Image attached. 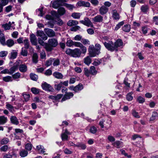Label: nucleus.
I'll return each instance as SVG.
<instances>
[{"label":"nucleus","mask_w":158,"mask_h":158,"mask_svg":"<svg viewBox=\"0 0 158 158\" xmlns=\"http://www.w3.org/2000/svg\"><path fill=\"white\" fill-rule=\"evenodd\" d=\"M101 48V45L98 44H96L95 45V48L93 45H90L88 48L90 56L94 57L98 55L100 53Z\"/></svg>","instance_id":"obj_1"},{"label":"nucleus","mask_w":158,"mask_h":158,"mask_svg":"<svg viewBox=\"0 0 158 158\" xmlns=\"http://www.w3.org/2000/svg\"><path fill=\"white\" fill-rule=\"evenodd\" d=\"M66 44L67 46L69 47H71L74 45L76 47L80 48L82 51L83 54H84L86 52L87 49L86 47L80 42H74L71 40H69L67 41Z\"/></svg>","instance_id":"obj_2"},{"label":"nucleus","mask_w":158,"mask_h":158,"mask_svg":"<svg viewBox=\"0 0 158 158\" xmlns=\"http://www.w3.org/2000/svg\"><path fill=\"white\" fill-rule=\"evenodd\" d=\"M105 47L109 51L113 52L116 51L114 44L112 41H110L109 43L105 42L103 43Z\"/></svg>","instance_id":"obj_3"},{"label":"nucleus","mask_w":158,"mask_h":158,"mask_svg":"<svg viewBox=\"0 0 158 158\" xmlns=\"http://www.w3.org/2000/svg\"><path fill=\"white\" fill-rule=\"evenodd\" d=\"M41 86L44 90L52 92L54 90L53 88L49 84L45 82L42 84Z\"/></svg>","instance_id":"obj_4"},{"label":"nucleus","mask_w":158,"mask_h":158,"mask_svg":"<svg viewBox=\"0 0 158 158\" xmlns=\"http://www.w3.org/2000/svg\"><path fill=\"white\" fill-rule=\"evenodd\" d=\"M71 135V133L66 129L65 131L63 132L61 135V139L63 141H67L69 139L68 135Z\"/></svg>","instance_id":"obj_5"},{"label":"nucleus","mask_w":158,"mask_h":158,"mask_svg":"<svg viewBox=\"0 0 158 158\" xmlns=\"http://www.w3.org/2000/svg\"><path fill=\"white\" fill-rule=\"evenodd\" d=\"M81 53H82V50L81 51L79 48H76L73 50L72 56L74 57H79Z\"/></svg>","instance_id":"obj_6"},{"label":"nucleus","mask_w":158,"mask_h":158,"mask_svg":"<svg viewBox=\"0 0 158 158\" xmlns=\"http://www.w3.org/2000/svg\"><path fill=\"white\" fill-rule=\"evenodd\" d=\"M73 94L72 92H65L64 97L62 98L61 102L65 101L66 100L70 99L71 98L73 97Z\"/></svg>","instance_id":"obj_7"},{"label":"nucleus","mask_w":158,"mask_h":158,"mask_svg":"<svg viewBox=\"0 0 158 158\" xmlns=\"http://www.w3.org/2000/svg\"><path fill=\"white\" fill-rule=\"evenodd\" d=\"M19 64V62L16 61L14 64V66L10 69L9 74H12L16 70L18 69Z\"/></svg>","instance_id":"obj_8"},{"label":"nucleus","mask_w":158,"mask_h":158,"mask_svg":"<svg viewBox=\"0 0 158 158\" xmlns=\"http://www.w3.org/2000/svg\"><path fill=\"white\" fill-rule=\"evenodd\" d=\"M80 22L87 26H92L93 24L90 20L88 18H85L84 20L80 21Z\"/></svg>","instance_id":"obj_9"},{"label":"nucleus","mask_w":158,"mask_h":158,"mask_svg":"<svg viewBox=\"0 0 158 158\" xmlns=\"http://www.w3.org/2000/svg\"><path fill=\"white\" fill-rule=\"evenodd\" d=\"M109 10L108 7L102 6L99 9V13L102 15H104L106 14Z\"/></svg>","instance_id":"obj_10"},{"label":"nucleus","mask_w":158,"mask_h":158,"mask_svg":"<svg viewBox=\"0 0 158 158\" xmlns=\"http://www.w3.org/2000/svg\"><path fill=\"white\" fill-rule=\"evenodd\" d=\"M15 132L14 133V134L15 136V138L17 139H20V137L18 135L23 134V130L19 128H16L15 129Z\"/></svg>","instance_id":"obj_11"},{"label":"nucleus","mask_w":158,"mask_h":158,"mask_svg":"<svg viewBox=\"0 0 158 158\" xmlns=\"http://www.w3.org/2000/svg\"><path fill=\"white\" fill-rule=\"evenodd\" d=\"M37 35L40 37L43 40H47L48 37L46 35L42 30H38L37 31Z\"/></svg>","instance_id":"obj_12"},{"label":"nucleus","mask_w":158,"mask_h":158,"mask_svg":"<svg viewBox=\"0 0 158 158\" xmlns=\"http://www.w3.org/2000/svg\"><path fill=\"white\" fill-rule=\"evenodd\" d=\"M92 21L96 23H101L103 21V17L100 15H97L92 19Z\"/></svg>","instance_id":"obj_13"},{"label":"nucleus","mask_w":158,"mask_h":158,"mask_svg":"<svg viewBox=\"0 0 158 158\" xmlns=\"http://www.w3.org/2000/svg\"><path fill=\"white\" fill-rule=\"evenodd\" d=\"M77 5L80 6H84L89 7L90 6V3L88 2L80 1L77 2Z\"/></svg>","instance_id":"obj_14"},{"label":"nucleus","mask_w":158,"mask_h":158,"mask_svg":"<svg viewBox=\"0 0 158 158\" xmlns=\"http://www.w3.org/2000/svg\"><path fill=\"white\" fill-rule=\"evenodd\" d=\"M48 43L53 47H56L58 44L57 40L55 39H49L48 40Z\"/></svg>","instance_id":"obj_15"},{"label":"nucleus","mask_w":158,"mask_h":158,"mask_svg":"<svg viewBox=\"0 0 158 158\" xmlns=\"http://www.w3.org/2000/svg\"><path fill=\"white\" fill-rule=\"evenodd\" d=\"M114 44L115 48L116 51H117L118 50V48L123 45V43L121 40L119 39L117 40Z\"/></svg>","instance_id":"obj_16"},{"label":"nucleus","mask_w":158,"mask_h":158,"mask_svg":"<svg viewBox=\"0 0 158 158\" xmlns=\"http://www.w3.org/2000/svg\"><path fill=\"white\" fill-rule=\"evenodd\" d=\"M112 17L113 19L115 20H118L119 19V15L117 12V10H114L111 11Z\"/></svg>","instance_id":"obj_17"},{"label":"nucleus","mask_w":158,"mask_h":158,"mask_svg":"<svg viewBox=\"0 0 158 158\" xmlns=\"http://www.w3.org/2000/svg\"><path fill=\"white\" fill-rule=\"evenodd\" d=\"M158 118V112L156 111H154L152 112L151 117L150 118V121H153Z\"/></svg>","instance_id":"obj_18"},{"label":"nucleus","mask_w":158,"mask_h":158,"mask_svg":"<svg viewBox=\"0 0 158 158\" xmlns=\"http://www.w3.org/2000/svg\"><path fill=\"white\" fill-rule=\"evenodd\" d=\"M63 94H58L57 95L53 96L50 95L48 98L53 100L55 101H57L60 99L62 97Z\"/></svg>","instance_id":"obj_19"},{"label":"nucleus","mask_w":158,"mask_h":158,"mask_svg":"<svg viewBox=\"0 0 158 158\" xmlns=\"http://www.w3.org/2000/svg\"><path fill=\"white\" fill-rule=\"evenodd\" d=\"M30 39L32 44L34 45H36L37 42V39L34 34H32L31 35Z\"/></svg>","instance_id":"obj_20"},{"label":"nucleus","mask_w":158,"mask_h":158,"mask_svg":"<svg viewBox=\"0 0 158 158\" xmlns=\"http://www.w3.org/2000/svg\"><path fill=\"white\" fill-rule=\"evenodd\" d=\"M19 71L22 73H25L27 70V66L25 64H21L19 65Z\"/></svg>","instance_id":"obj_21"},{"label":"nucleus","mask_w":158,"mask_h":158,"mask_svg":"<svg viewBox=\"0 0 158 158\" xmlns=\"http://www.w3.org/2000/svg\"><path fill=\"white\" fill-rule=\"evenodd\" d=\"M10 120L11 123L14 124L18 125L19 123L18 118L15 116H11L10 118Z\"/></svg>","instance_id":"obj_22"},{"label":"nucleus","mask_w":158,"mask_h":158,"mask_svg":"<svg viewBox=\"0 0 158 158\" xmlns=\"http://www.w3.org/2000/svg\"><path fill=\"white\" fill-rule=\"evenodd\" d=\"M18 54V51L16 50H13L10 53V59H15Z\"/></svg>","instance_id":"obj_23"},{"label":"nucleus","mask_w":158,"mask_h":158,"mask_svg":"<svg viewBox=\"0 0 158 158\" xmlns=\"http://www.w3.org/2000/svg\"><path fill=\"white\" fill-rule=\"evenodd\" d=\"M78 22L77 21L73 20H70L67 22V25L69 26L72 27L77 25L78 24Z\"/></svg>","instance_id":"obj_24"},{"label":"nucleus","mask_w":158,"mask_h":158,"mask_svg":"<svg viewBox=\"0 0 158 158\" xmlns=\"http://www.w3.org/2000/svg\"><path fill=\"white\" fill-rule=\"evenodd\" d=\"M113 145L117 148H119L123 147V143L119 140H117L114 142Z\"/></svg>","instance_id":"obj_25"},{"label":"nucleus","mask_w":158,"mask_h":158,"mask_svg":"<svg viewBox=\"0 0 158 158\" xmlns=\"http://www.w3.org/2000/svg\"><path fill=\"white\" fill-rule=\"evenodd\" d=\"M11 24L10 22H9L8 23H6L2 24V27L5 30H9L11 27H12V29H15V28H13L11 26Z\"/></svg>","instance_id":"obj_26"},{"label":"nucleus","mask_w":158,"mask_h":158,"mask_svg":"<svg viewBox=\"0 0 158 158\" xmlns=\"http://www.w3.org/2000/svg\"><path fill=\"white\" fill-rule=\"evenodd\" d=\"M36 148L37 150L39 152L42 154L44 153L45 152L44 151L45 149L43 146L41 145L37 146H36Z\"/></svg>","instance_id":"obj_27"},{"label":"nucleus","mask_w":158,"mask_h":158,"mask_svg":"<svg viewBox=\"0 0 158 158\" xmlns=\"http://www.w3.org/2000/svg\"><path fill=\"white\" fill-rule=\"evenodd\" d=\"M53 75L55 78L58 79H62L63 77L61 73L58 72L54 73Z\"/></svg>","instance_id":"obj_28"},{"label":"nucleus","mask_w":158,"mask_h":158,"mask_svg":"<svg viewBox=\"0 0 158 158\" xmlns=\"http://www.w3.org/2000/svg\"><path fill=\"white\" fill-rule=\"evenodd\" d=\"M2 79L4 81L6 82H11L13 80L12 77L11 76H9L3 77Z\"/></svg>","instance_id":"obj_29"},{"label":"nucleus","mask_w":158,"mask_h":158,"mask_svg":"<svg viewBox=\"0 0 158 158\" xmlns=\"http://www.w3.org/2000/svg\"><path fill=\"white\" fill-rule=\"evenodd\" d=\"M76 147L80 148L81 149L84 150L86 149V146L83 143H78L76 144Z\"/></svg>","instance_id":"obj_30"},{"label":"nucleus","mask_w":158,"mask_h":158,"mask_svg":"<svg viewBox=\"0 0 158 158\" xmlns=\"http://www.w3.org/2000/svg\"><path fill=\"white\" fill-rule=\"evenodd\" d=\"M7 119L6 117L4 116H0V125H3L7 121Z\"/></svg>","instance_id":"obj_31"},{"label":"nucleus","mask_w":158,"mask_h":158,"mask_svg":"<svg viewBox=\"0 0 158 158\" xmlns=\"http://www.w3.org/2000/svg\"><path fill=\"white\" fill-rule=\"evenodd\" d=\"M38 56L37 53H34L33 54L32 56V60L33 62L35 64L37 63L38 62Z\"/></svg>","instance_id":"obj_32"},{"label":"nucleus","mask_w":158,"mask_h":158,"mask_svg":"<svg viewBox=\"0 0 158 158\" xmlns=\"http://www.w3.org/2000/svg\"><path fill=\"white\" fill-rule=\"evenodd\" d=\"M14 41L11 39L7 40L6 43V45H7L8 47H10L12 46L14 44Z\"/></svg>","instance_id":"obj_33"},{"label":"nucleus","mask_w":158,"mask_h":158,"mask_svg":"<svg viewBox=\"0 0 158 158\" xmlns=\"http://www.w3.org/2000/svg\"><path fill=\"white\" fill-rule=\"evenodd\" d=\"M27 49L25 48L24 47H23L22 48L20 52V54L21 55L24 56H27L28 52Z\"/></svg>","instance_id":"obj_34"},{"label":"nucleus","mask_w":158,"mask_h":158,"mask_svg":"<svg viewBox=\"0 0 158 158\" xmlns=\"http://www.w3.org/2000/svg\"><path fill=\"white\" fill-rule=\"evenodd\" d=\"M28 154L27 151L24 149L22 150L20 152L19 154L21 156L23 157L27 156Z\"/></svg>","instance_id":"obj_35"},{"label":"nucleus","mask_w":158,"mask_h":158,"mask_svg":"<svg viewBox=\"0 0 158 158\" xmlns=\"http://www.w3.org/2000/svg\"><path fill=\"white\" fill-rule=\"evenodd\" d=\"M89 70L90 74L92 75H94L97 74V71L96 70L94 66H91Z\"/></svg>","instance_id":"obj_36"},{"label":"nucleus","mask_w":158,"mask_h":158,"mask_svg":"<svg viewBox=\"0 0 158 158\" xmlns=\"http://www.w3.org/2000/svg\"><path fill=\"white\" fill-rule=\"evenodd\" d=\"M46 32L48 36L49 37L54 36L55 35V32L53 30H47Z\"/></svg>","instance_id":"obj_37"},{"label":"nucleus","mask_w":158,"mask_h":158,"mask_svg":"<svg viewBox=\"0 0 158 158\" xmlns=\"http://www.w3.org/2000/svg\"><path fill=\"white\" fill-rule=\"evenodd\" d=\"M83 87L81 84H79L78 85L75 86V92H77L78 91H80L83 89Z\"/></svg>","instance_id":"obj_38"},{"label":"nucleus","mask_w":158,"mask_h":158,"mask_svg":"<svg viewBox=\"0 0 158 158\" xmlns=\"http://www.w3.org/2000/svg\"><path fill=\"white\" fill-rule=\"evenodd\" d=\"M44 46H45V49L48 52H50L53 49V47H52L48 43H46Z\"/></svg>","instance_id":"obj_39"},{"label":"nucleus","mask_w":158,"mask_h":158,"mask_svg":"<svg viewBox=\"0 0 158 158\" xmlns=\"http://www.w3.org/2000/svg\"><path fill=\"white\" fill-rule=\"evenodd\" d=\"M58 11L59 15H62L65 13L66 11L64 8L60 7L58 9Z\"/></svg>","instance_id":"obj_40"},{"label":"nucleus","mask_w":158,"mask_h":158,"mask_svg":"<svg viewBox=\"0 0 158 158\" xmlns=\"http://www.w3.org/2000/svg\"><path fill=\"white\" fill-rule=\"evenodd\" d=\"M81 15V14L80 13L74 12L72 14L71 16L75 19H78Z\"/></svg>","instance_id":"obj_41"},{"label":"nucleus","mask_w":158,"mask_h":158,"mask_svg":"<svg viewBox=\"0 0 158 158\" xmlns=\"http://www.w3.org/2000/svg\"><path fill=\"white\" fill-rule=\"evenodd\" d=\"M84 63L88 65L91 63V59L90 57L88 56L84 59Z\"/></svg>","instance_id":"obj_42"},{"label":"nucleus","mask_w":158,"mask_h":158,"mask_svg":"<svg viewBox=\"0 0 158 158\" xmlns=\"http://www.w3.org/2000/svg\"><path fill=\"white\" fill-rule=\"evenodd\" d=\"M54 88L57 91H59L60 90L61 88L63 86L62 85V83L60 82L57 84H55L54 85Z\"/></svg>","instance_id":"obj_43"},{"label":"nucleus","mask_w":158,"mask_h":158,"mask_svg":"<svg viewBox=\"0 0 158 158\" xmlns=\"http://www.w3.org/2000/svg\"><path fill=\"white\" fill-rule=\"evenodd\" d=\"M30 77L31 80L35 81H36L38 78V76L33 73H30Z\"/></svg>","instance_id":"obj_44"},{"label":"nucleus","mask_w":158,"mask_h":158,"mask_svg":"<svg viewBox=\"0 0 158 158\" xmlns=\"http://www.w3.org/2000/svg\"><path fill=\"white\" fill-rule=\"evenodd\" d=\"M149 7L148 5H143L141 8V11L144 12L146 13L147 11L148 10Z\"/></svg>","instance_id":"obj_45"},{"label":"nucleus","mask_w":158,"mask_h":158,"mask_svg":"<svg viewBox=\"0 0 158 158\" xmlns=\"http://www.w3.org/2000/svg\"><path fill=\"white\" fill-rule=\"evenodd\" d=\"M63 5L70 10H73L74 8H75V6L74 5L69 4L67 3H64Z\"/></svg>","instance_id":"obj_46"},{"label":"nucleus","mask_w":158,"mask_h":158,"mask_svg":"<svg viewBox=\"0 0 158 158\" xmlns=\"http://www.w3.org/2000/svg\"><path fill=\"white\" fill-rule=\"evenodd\" d=\"M22 95L25 101L27 102L29 100L30 95L29 94L23 93Z\"/></svg>","instance_id":"obj_47"},{"label":"nucleus","mask_w":158,"mask_h":158,"mask_svg":"<svg viewBox=\"0 0 158 158\" xmlns=\"http://www.w3.org/2000/svg\"><path fill=\"white\" fill-rule=\"evenodd\" d=\"M132 114L133 116L135 118H139L140 117V116L139 115L138 113L135 110H132Z\"/></svg>","instance_id":"obj_48"},{"label":"nucleus","mask_w":158,"mask_h":158,"mask_svg":"<svg viewBox=\"0 0 158 158\" xmlns=\"http://www.w3.org/2000/svg\"><path fill=\"white\" fill-rule=\"evenodd\" d=\"M23 43L24 44V47L25 48L28 49L29 47V43L28 39H25L24 40Z\"/></svg>","instance_id":"obj_49"},{"label":"nucleus","mask_w":158,"mask_h":158,"mask_svg":"<svg viewBox=\"0 0 158 158\" xmlns=\"http://www.w3.org/2000/svg\"><path fill=\"white\" fill-rule=\"evenodd\" d=\"M32 145L30 143H26L25 145V148L27 150L30 151L32 149Z\"/></svg>","instance_id":"obj_50"},{"label":"nucleus","mask_w":158,"mask_h":158,"mask_svg":"<svg viewBox=\"0 0 158 158\" xmlns=\"http://www.w3.org/2000/svg\"><path fill=\"white\" fill-rule=\"evenodd\" d=\"M31 91L33 93L35 94H38L40 92L39 89L35 87L32 88L31 89Z\"/></svg>","instance_id":"obj_51"},{"label":"nucleus","mask_w":158,"mask_h":158,"mask_svg":"<svg viewBox=\"0 0 158 158\" xmlns=\"http://www.w3.org/2000/svg\"><path fill=\"white\" fill-rule=\"evenodd\" d=\"M53 64L54 66H58V65L60 63V61L59 59H55L53 58Z\"/></svg>","instance_id":"obj_52"},{"label":"nucleus","mask_w":158,"mask_h":158,"mask_svg":"<svg viewBox=\"0 0 158 158\" xmlns=\"http://www.w3.org/2000/svg\"><path fill=\"white\" fill-rule=\"evenodd\" d=\"M57 0L56 1H54L52 4V7L55 8H57L58 7L60 6Z\"/></svg>","instance_id":"obj_53"},{"label":"nucleus","mask_w":158,"mask_h":158,"mask_svg":"<svg viewBox=\"0 0 158 158\" xmlns=\"http://www.w3.org/2000/svg\"><path fill=\"white\" fill-rule=\"evenodd\" d=\"M97 131V129L94 126H91L90 129V132L93 134H95Z\"/></svg>","instance_id":"obj_54"},{"label":"nucleus","mask_w":158,"mask_h":158,"mask_svg":"<svg viewBox=\"0 0 158 158\" xmlns=\"http://www.w3.org/2000/svg\"><path fill=\"white\" fill-rule=\"evenodd\" d=\"M9 141V140L7 138L3 139L1 141V143L2 144H6Z\"/></svg>","instance_id":"obj_55"},{"label":"nucleus","mask_w":158,"mask_h":158,"mask_svg":"<svg viewBox=\"0 0 158 158\" xmlns=\"http://www.w3.org/2000/svg\"><path fill=\"white\" fill-rule=\"evenodd\" d=\"M132 93H129L126 96V98L127 100L128 101H131L133 98V97L132 96Z\"/></svg>","instance_id":"obj_56"},{"label":"nucleus","mask_w":158,"mask_h":158,"mask_svg":"<svg viewBox=\"0 0 158 158\" xmlns=\"http://www.w3.org/2000/svg\"><path fill=\"white\" fill-rule=\"evenodd\" d=\"M54 21L52 20L48 23L47 24V26L51 28H52L54 25Z\"/></svg>","instance_id":"obj_57"},{"label":"nucleus","mask_w":158,"mask_h":158,"mask_svg":"<svg viewBox=\"0 0 158 158\" xmlns=\"http://www.w3.org/2000/svg\"><path fill=\"white\" fill-rule=\"evenodd\" d=\"M53 58H51L48 60H47L46 62V65L49 66L51 65L53 61Z\"/></svg>","instance_id":"obj_58"},{"label":"nucleus","mask_w":158,"mask_h":158,"mask_svg":"<svg viewBox=\"0 0 158 158\" xmlns=\"http://www.w3.org/2000/svg\"><path fill=\"white\" fill-rule=\"evenodd\" d=\"M21 76V74L19 72H17L12 75V78L14 79L19 78Z\"/></svg>","instance_id":"obj_59"},{"label":"nucleus","mask_w":158,"mask_h":158,"mask_svg":"<svg viewBox=\"0 0 158 158\" xmlns=\"http://www.w3.org/2000/svg\"><path fill=\"white\" fill-rule=\"evenodd\" d=\"M102 61V59H100V60H95L93 62V64L96 66H97L100 64Z\"/></svg>","instance_id":"obj_60"},{"label":"nucleus","mask_w":158,"mask_h":158,"mask_svg":"<svg viewBox=\"0 0 158 158\" xmlns=\"http://www.w3.org/2000/svg\"><path fill=\"white\" fill-rule=\"evenodd\" d=\"M8 54L7 51H2L0 52V57H4L6 56Z\"/></svg>","instance_id":"obj_61"},{"label":"nucleus","mask_w":158,"mask_h":158,"mask_svg":"<svg viewBox=\"0 0 158 158\" xmlns=\"http://www.w3.org/2000/svg\"><path fill=\"white\" fill-rule=\"evenodd\" d=\"M8 148L9 147L7 145H5L2 146L0 148V149L1 151L5 152L7 151Z\"/></svg>","instance_id":"obj_62"},{"label":"nucleus","mask_w":158,"mask_h":158,"mask_svg":"<svg viewBox=\"0 0 158 158\" xmlns=\"http://www.w3.org/2000/svg\"><path fill=\"white\" fill-rule=\"evenodd\" d=\"M84 74L87 77H89L90 75V70L89 71L87 68H85L84 69Z\"/></svg>","instance_id":"obj_63"},{"label":"nucleus","mask_w":158,"mask_h":158,"mask_svg":"<svg viewBox=\"0 0 158 158\" xmlns=\"http://www.w3.org/2000/svg\"><path fill=\"white\" fill-rule=\"evenodd\" d=\"M81 42L84 45H86L87 44H89L90 42L89 40L85 39H82L81 41Z\"/></svg>","instance_id":"obj_64"}]
</instances>
